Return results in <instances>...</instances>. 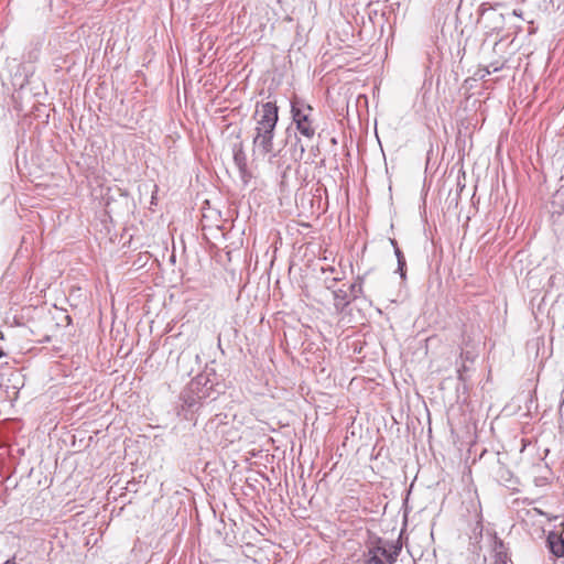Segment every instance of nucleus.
I'll use <instances>...</instances> for the list:
<instances>
[{
  "label": "nucleus",
  "mask_w": 564,
  "mask_h": 564,
  "mask_svg": "<svg viewBox=\"0 0 564 564\" xmlns=\"http://www.w3.org/2000/svg\"><path fill=\"white\" fill-rule=\"evenodd\" d=\"M234 162L239 171L242 182L248 183L251 177V173L248 170L247 156L243 151L242 143L234 145Z\"/></svg>",
  "instance_id": "6"
},
{
  "label": "nucleus",
  "mask_w": 564,
  "mask_h": 564,
  "mask_svg": "<svg viewBox=\"0 0 564 564\" xmlns=\"http://www.w3.org/2000/svg\"><path fill=\"white\" fill-rule=\"evenodd\" d=\"M10 375L13 376V377H19L20 376L19 372H11Z\"/></svg>",
  "instance_id": "17"
},
{
  "label": "nucleus",
  "mask_w": 564,
  "mask_h": 564,
  "mask_svg": "<svg viewBox=\"0 0 564 564\" xmlns=\"http://www.w3.org/2000/svg\"><path fill=\"white\" fill-rule=\"evenodd\" d=\"M291 115L299 133L307 140H312L316 132L313 107L305 100L294 97L291 99Z\"/></svg>",
  "instance_id": "2"
},
{
  "label": "nucleus",
  "mask_w": 564,
  "mask_h": 564,
  "mask_svg": "<svg viewBox=\"0 0 564 564\" xmlns=\"http://www.w3.org/2000/svg\"><path fill=\"white\" fill-rule=\"evenodd\" d=\"M512 15L518 17V18H522V10H520V9H514V10L512 11Z\"/></svg>",
  "instance_id": "14"
},
{
  "label": "nucleus",
  "mask_w": 564,
  "mask_h": 564,
  "mask_svg": "<svg viewBox=\"0 0 564 564\" xmlns=\"http://www.w3.org/2000/svg\"><path fill=\"white\" fill-rule=\"evenodd\" d=\"M8 356L7 354L3 351L2 347H0V368H2L4 365H8V361L7 360H3L2 359H7ZM0 386L2 387H6L8 388L9 386L3 381L2 379V373H0Z\"/></svg>",
  "instance_id": "12"
},
{
  "label": "nucleus",
  "mask_w": 564,
  "mask_h": 564,
  "mask_svg": "<svg viewBox=\"0 0 564 564\" xmlns=\"http://www.w3.org/2000/svg\"><path fill=\"white\" fill-rule=\"evenodd\" d=\"M390 242H391V246H393L394 250H395V247H399L395 239H390Z\"/></svg>",
  "instance_id": "15"
},
{
  "label": "nucleus",
  "mask_w": 564,
  "mask_h": 564,
  "mask_svg": "<svg viewBox=\"0 0 564 564\" xmlns=\"http://www.w3.org/2000/svg\"><path fill=\"white\" fill-rule=\"evenodd\" d=\"M546 544L550 552L556 557L564 556V539L556 531H550L546 538Z\"/></svg>",
  "instance_id": "8"
},
{
  "label": "nucleus",
  "mask_w": 564,
  "mask_h": 564,
  "mask_svg": "<svg viewBox=\"0 0 564 564\" xmlns=\"http://www.w3.org/2000/svg\"><path fill=\"white\" fill-rule=\"evenodd\" d=\"M188 393L186 403L192 408L206 399L215 400L217 392L206 375H198L189 382Z\"/></svg>",
  "instance_id": "3"
},
{
  "label": "nucleus",
  "mask_w": 564,
  "mask_h": 564,
  "mask_svg": "<svg viewBox=\"0 0 564 564\" xmlns=\"http://www.w3.org/2000/svg\"><path fill=\"white\" fill-rule=\"evenodd\" d=\"M491 14H492V20L496 23L495 29H501L502 23H503V14L496 13V12H492Z\"/></svg>",
  "instance_id": "13"
},
{
  "label": "nucleus",
  "mask_w": 564,
  "mask_h": 564,
  "mask_svg": "<svg viewBox=\"0 0 564 564\" xmlns=\"http://www.w3.org/2000/svg\"><path fill=\"white\" fill-rule=\"evenodd\" d=\"M402 551V542L372 535L366 542L361 561L368 564H394Z\"/></svg>",
  "instance_id": "1"
},
{
  "label": "nucleus",
  "mask_w": 564,
  "mask_h": 564,
  "mask_svg": "<svg viewBox=\"0 0 564 564\" xmlns=\"http://www.w3.org/2000/svg\"><path fill=\"white\" fill-rule=\"evenodd\" d=\"M252 117L256 121L254 129H275L279 120V108L273 101L257 104Z\"/></svg>",
  "instance_id": "4"
},
{
  "label": "nucleus",
  "mask_w": 564,
  "mask_h": 564,
  "mask_svg": "<svg viewBox=\"0 0 564 564\" xmlns=\"http://www.w3.org/2000/svg\"><path fill=\"white\" fill-rule=\"evenodd\" d=\"M395 257H397V260H398V269H397V272L400 274L401 279H405V267H406V261H405V257L403 254V252L401 251V249L399 247H395Z\"/></svg>",
  "instance_id": "10"
},
{
  "label": "nucleus",
  "mask_w": 564,
  "mask_h": 564,
  "mask_svg": "<svg viewBox=\"0 0 564 564\" xmlns=\"http://www.w3.org/2000/svg\"><path fill=\"white\" fill-rule=\"evenodd\" d=\"M274 131L275 129H254L256 133L252 140L253 155L262 158L267 155L274 158L276 155L273 144Z\"/></svg>",
  "instance_id": "5"
},
{
  "label": "nucleus",
  "mask_w": 564,
  "mask_h": 564,
  "mask_svg": "<svg viewBox=\"0 0 564 564\" xmlns=\"http://www.w3.org/2000/svg\"><path fill=\"white\" fill-rule=\"evenodd\" d=\"M364 276H358L357 281L349 286L348 294L351 301L358 299L362 294Z\"/></svg>",
  "instance_id": "9"
},
{
  "label": "nucleus",
  "mask_w": 564,
  "mask_h": 564,
  "mask_svg": "<svg viewBox=\"0 0 564 564\" xmlns=\"http://www.w3.org/2000/svg\"><path fill=\"white\" fill-rule=\"evenodd\" d=\"M3 564H15V562H14V561H12V560H8V561H6Z\"/></svg>",
  "instance_id": "16"
},
{
  "label": "nucleus",
  "mask_w": 564,
  "mask_h": 564,
  "mask_svg": "<svg viewBox=\"0 0 564 564\" xmlns=\"http://www.w3.org/2000/svg\"><path fill=\"white\" fill-rule=\"evenodd\" d=\"M337 279H333L329 284L326 285L328 290L333 291L334 296V307L337 312L344 311V308L351 302V299L348 294V290L344 289H334Z\"/></svg>",
  "instance_id": "7"
},
{
  "label": "nucleus",
  "mask_w": 564,
  "mask_h": 564,
  "mask_svg": "<svg viewBox=\"0 0 564 564\" xmlns=\"http://www.w3.org/2000/svg\"><path fill=\"white\" fill-rule=\"evenodd\" d=\"M305 152V145L302 143V140L300 138H296V141L294 143V149L292 156L295 161L301 160L303 158V154Z\"/></svg>",
  "instance_id": "11"
},
{
  "label": "nucleus",
  "mask_w": 564,
  "mask_h": 564,
  "mask_svg": "<svg viewBox=\"0 0 564 564\" xmlns=\"http://www.w3.org/2000/svg\"><path fill=\"white\" fill-rule=\"evenodd\" d=\"M0 339H2V335H0Z\"/></svg>",
  "instance_id": "18"
}]
</instances>
